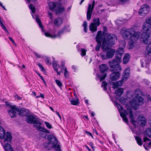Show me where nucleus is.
Listing matches in <instances>:
<instances>
[{
    "label": "nucleus",
    "mask_w": 151,
    "mask_h": 151,
    "mask_svg": "<svg viewBox=\"0 0 151 151\" xmlns=\"http://www.w3.org/2000/svg\"><path fill=\"white\" fill-rule=\"evenodd\" d=\"M151 32H143L141 35V38L142 39L143 42L145 44H147L146 47V52L145 56L147 57V55H149L151 54V37L150 36V33Z\"/></svg>",
    "instance_id": "423d86ee"
},
{
    "label": "nucleus",
    "mask_w": 151,
    "mask_h": 151,
    "mask_svg": "<svg viewBox=\"0 0 151 151\" xmlns=\"http://www.w3.org/2000/svg\"><path fill=\"white\" fill-rule=\"evenodd\" d=\"M100 71L102 73H104L109 70V68L107 65L102 64L99 66Z\"/></svg>",
    "instance_id": "aec40b11"
},
{
    "label": "nucleus",
    "mask_w": 151,
    "mask_h": 151,
    "mask_svg": "<svg viewBox=\"0 0 151 151\" xmlns=\"http://www.w3.org/2000/svg\"><path fill=\"white\" fill-rule=\"evenodd\" d=\"M37 74L39 76V77L41 78V79L43 81V82H44V83H45V81L43 77L40 75V73H37Z\"/></svg>",
    "instance_id": "4d7b16f0"
},
{
    "label": "nucleus",
    "mask_w": 151,
    "mask_h": 151,
    "mask_svg": "<svg viewBox=\"0 0 151 151\" xmlns=\"http://www.w3.org/2000/svg\"><path fill=\"white\" fill-rule=\"evenodd\" d=\"M90 5L89 6V7H88L87 13V19L88 21L90 20L91 19L92 13L93 11L92 10V9L90 10Z\"/></svg>",
    "instance_id": "bb28decb"
},
{
    "label": "nucleus",
    "mask_w": 151,
    "mask_h": 151,
    "mask_svg": "<svg viewBox=\"0 0 151 151\" xmlns=\"http://www.w3.org/2000/svg\"><path fill=\"white\" fill-rule=\"evenodd\" d=\"M1 142L5 151H14L10 143H6L4 145L1 141Z\"/></svg>",
    "instance_id": "2eb2a0df"
},
{
    "label": "nucleus",
    "mask_w": 151,
    "mask_h": 151,
    "mask_svg": "<svg viewBox=\"0 0 151 151\" xmlns=\"http://www.w3.org/2000/svg\"><path fill=\"white\" fill-rule=\"evenodd\" d=\"M14 97L15 98H17L19 100H20L22 99V98L20 97L19 96L17 95H14Z\"/></svg>",
    "instance_id": "052dcab7"
},
{
    "label": "nucleus",
    "mask_w": 151,
    "mask_h": 151,
    "mask_svg": "<svg viewBox=\"0 0 151 151\" xmlns=\"http://www.w3.org/2000/svg\"><path fill=\"white\" fill-rule=\"evenodd\" d=\"M48 5L50 10L52 12H54L56 7V3L53 2H50L49 3Z\"/></svg>",
    "instance_id": "4be33fe9"
},
{
    "label": "nucleus",
    "mask_w": 151,
    "mask_h": 151,
    "mask_svg": "<svg viewBox=\"0 0 151 151\" xmlns=\"http://www.w3.org/2000/svg\"><path fill=\"white\" fill-rule=\"evenodd\" d=\"M65 65V63L64 62L62 61L61 63V66L62 67V68H61V71H62V69L64 68V66Z\"/></svg>",
    "instance_id": "0e129e2a"
},
{
    "label": "nucleus",
    "mask_w": 151,
    "mask_h": 151,
    "mask_svg": "<svg viewBox=\"0 0 151 151\" xmlns=\"http://www.w3.org/2000/svg\"><path fill=\"white\" fill-rule=\"evenodd\" d=\"M115 104L116 106L118 109L120 113V112H123L122 111H121L123 110V108L122 106L121 105L117 103V102H115Z\"/></svg>",
    "instance_id": "72a5a7b5"
},
{
    "label": "nucleus",
    "mask_w": 151,
    "mask_h": 151,
    "mask_svg": "<svg viewBox=\"0 0 151 151\" xmlns=\"http://www.w3.org/2000/svg\"><path fill=\"white\" fill-rule=\"evenodd\" d=\"M123 53L122 50L116 52L115 58L109 62V64L111 68V71L112 72L110 75V78L112 81H116L119 78L120 72L122 70V68L119 63L122 61V54Z\"/></svg>",
    "instance_id": "f257e3e1"
},
{
    "label": "nucleus",
    "mask_w": 151,
    "mask_h": 151,
    "mask_svg": "<svg viewBox=\"0 0 151 151\" xmlns=\"http://www.w3.org/2000/svg\"><path fill=\"white\" fill-rule=\"evenodd\" d=\"M129 49H132L133 48L134 46V43L133 41H132V42L129 44Z\"/></svg>",
    "instance_id": "13d9d810"
},
{
    "label": "nucleus",
    "mask_w": 151,
    "mask_h": 151,
    "mask_svg": "<svg viewBox=\"0 0 151 151\" xmlns=\"http://www.w3.org/2000/svg\"><path fill=\"white\" fill-rule=\"evenodd\" d=\"M47 138L49 142L44 143V146L45 148H47L49 150H50L52 148L55 151H61L60 145L58 143V140L55 137L52 135H49Z\"/></svg>",
    "instance_id": "7ed1b4c3"
},
{
    "label": "nucleus",
    "mask_w": 151,
    "mask_h": 151,
    "mask_svg": "<svg viewBox=\"0 0 151 151\" xmlns=\"http://www.w3.org/2000/svg\"><path fill=\"white\" fill-rule=\"evenodd\" d=\"M46 60H45V61L47 64L48 65H51V63L49 61V58L46 57H45Z\"/></svg>",
    "instance_id": "3c124183"
},
{
    "label": "nucleus",
    "mask_w": 151,
    "mask_h": 151,
    "mask_svg": "<svg viewBox=\"0 0 151 151\" xmlns=\"http://www.w3.org/2000/svg\"><path fill=\"white\" fill-rule=\"evenodd\" d=\"M140 118L141 126L142 127H144L145 126L146 122V119L143 116H141Z\"/></svg>",
    "instance_id": "2f4dec72"
},
{
    "label": "nucleus",
    "mask_w": 151,
    "mask_h": 151,
    "mask_svg": "<svg viewBox=\"0 0 151 151\" xmlns=\"http://www.w3.org/2000/svg\"><path fill=\"white\" fill-rule=\"evenodd\" d=\"M0 24L3 29L6 33H8V31L5 27L3 23L1 18L0 17Z\"/></svg>",
    "instance_id": "f704fd0d"
},
{
    "label": "nucleus",
    "mask_w": 151,
    "mask_h": 151,
    "mask_svg": "<svg viewBox=\"0 0 151 151\" xmlns=\"http://www.w3.org/2000/svg\"><path fill=\"white\" fill-rule=\"evenodd\" d=\"M70 102L71 104L74 105H76L79 103L78 99H76V100H72L70 101Z\"/></svg>",
    "instance_id": "4c0bfd02"
},
{
    "label": "nucleus",
    "mask_w": 151,
    "mask_h": 151,
    "mask_svg": "<svg viewBox=\"0 0 151 151\" xmlns=\"http://www.w3.org/2000/svg\"><path fill=\"white\" fill-rule=\"evenodd\" d=\"M95 4V1H93L92 2V5H91V4H89L88 7H89V6L90 5V10L92 9V10L93 11V10Z\"/></svg>",
    "instance_id": "a18cd8bd"
},
{
    "label": "nucleus",
    "mask_w": 151,
    "mask_h": 151,
    "mask_svg": "<svg viewBox=\"0 0 151 151\" xmlns=\"http://www.w3.org/2000/svg\"><path fill=\"white\" fill-rule=\"evenodd\" d=\"M45 124L46 127L49 129H50L52 128L51 125L49 122H45Z\"/></svg>",
    "instance_id": "49530a36"
},
{
    "label": "nucleus",
    "mask_w": 151,
    "mask_h": 151,
    "mask_svg": "<svg viewBox=\"0 0 151 151\" xmlns=\"http://www.w3.org/2000/svg\"><path fill=\"white\" fill-rule=\"evenodd\" d=\"M14 109H11L8 111V112L9 114L11 116V118H14L16 116V112Z\"/></svg>",
    "instance_id": "cd10ccee"
},
{
    "label": "nucleus",
    "mask_w": 151,
    "mask_h": 151,
    "mask_svg": "<svg viewBox=\"0 0 151 151\" xmlns=\"http://www.w3.org/2000/svg\"><path fill=\"white\" fill-rule=\"evenodd\" d=\"M103 74H101V76L97 75V77H99L100 80V81H101L104 80L106 76V73H103Z\"/></svg>",
    "instance_id": "473e14b6"
},
{
    "label": "nucleus",
    "mask_w": 151,
    "mask_h": 151,
    "mask_svg": "<svg viewBox=\"0 0 151 151\" xmlns=\"http://www.w3.org/2000/svg\"><path fill=\"white\" fill-rule=\"evenodd\" d=\"M67 32V28L66 27H64L61 30L59 31L57 35L54 34L51 35L48 32H45V35L46 37L51 38H55L56 37H60L61 35H63L64 33Z\"/></svg>",
    "instance_id": "9b49d317"
},
{
    "label": "nucleus",
    "mask_w": 151,
    "mask_h": 151,
    "mask_svg": "<svg viewBox=\"0 0 151 151\" xmlns=\"http://www.w3.org/2000/svg\"><path fill=\"white\" fill-rule=\"evenodd\" d=\"M55 82L59 87H61L62 86V84L60 81L56 79L55 80Z\"/></svg>",
    "instance_id": "37998d69"
},
{
    "label": "nucleus",
    "mask_w": 151,
    "mask_h": 151,
    "mask_svg": "<svg viewBox=\"0 0 151 151\" xmlns=\"http://www.w3.org/2000/svg\"><path fill=\"white\" fill-rule=\"evenodd\" d=\"M126 45V42L125 40H122L120 41L119 42V45L120 46L122 47L119 48L118 50H116L115 52V56L116 55V52L118 51H120L121 50H122L123 52V53L122 54V55L123 53H124V50H123V47H124Z\"/></svg>",
    "instance_id": "412c9836"
},
{
    "label": "nucleus",
    "mask_w": 151,
    "mask_h": 151,
    "mask_svg": "<svg viewBox=\"0 0 151 151\" xmlns=\"http://www.w3.org/2000/svg\"><path fill=\"white\" fill-rule=\"evenodd\" d=\"M29 8L31 10L32 13H34L35 12V7L33 5L31 4H30L29 6Z\"/></svg>",
    "instance_id": "a19ab883"
},
{
    "label": "nucleus",
    "mask_w": 151,
    "mask_h": 151,
    "mask_svg": "<svg viewBox=\"0 0 151 151\" xmlns=\"http://www.w3.org/2000/svg\"><path fill=\"white\" fill-rule=\"evenodd\" d=\"M93 22L92 23L94 24L99 26L100 24V19L99 18H95L93 19Z\"/></svg>",
    "instance_id": "c756f323"
},
{
    "label": "nucleus",
    "mask_w": 151,
    "mask_h": 151,
    "mask_svg": "<svg viewBox=\"0 0 151 151\" xmlns=\"http://www.w3.org/2000/svg\"><path fill=\"white\" fill-rule=\"evenodd\" d=\"M130 76V70L128 68H127L124 70L122 79L117 81L119 86H121L123 84V82L127 81Z\"/></svg>",
    "instance_id": "9d476101"
},
{
    "label": "nucleus",
    "mask_w": 151,
    "mask_h": 151,
    "mask_svg": "<svg viewBox=\"0 0 151 151\" xmlns=\"http://www.w3.org/2000/svg\"><path fill=\"white\" fill-rule=\"evenodd\" d=\"M104 50V51H106V54L108 59L112 58L113 57L115 52L114 50L108 48L107 47V48L106 50Z\"/></svg>",
    "instance_id": "4468645a"
},
{
    "label": "nucleus",
    "mask_w": 151,
    "mask_h": 151,
    "mask_svg": "<svg viewBox=\"0 0 151 151\" xmlns=\"http://www.w3.org/2000/svg\"><path fill=\"white\" fill-rule=\"evenodd\" d=\"M53 61L52 63V65L54 70L57 72L58 75H60L61 72H59L58 71V68L60 67V66L58 64L57 62L54 60V58H53Z\"/></svg>",
    "instance_id": "f3484780"
},
{
    "label": "nucleus",
    "mask_w": 151,
    "mask_h": 151,
    "mask_svg": "<svg viewBox=\"0 0 151 151\" xmlns=\"http://www.w3.org/2000/svg\"><path fill=\"white\" fill-rule=\"evenodd\" d=\"M116 36L113 34H107L104 37L101 48L102 49L106 50L107 46L106 45L109 46H112L115 44V42L117 40Z\"/></svg>",
    "instance_id": "20e7f679"
},
{
    "label": "nucleus",
    "mask_w": 151,
    "mask_h": 151,
    "mask_svg": "<svg viewBox=\"0 0 151 151\" xmlns=\"http://www.w3.org/2000/svg\"><path fill=\"white\" fill-rule=\"evenodd\" d=\"M124 93V90L122 88H118L115 91L114 93L117 96H120Z\"/></svg>",
    "instance_id": "393cba45"
},
{
    "label": "nucleus",
    "mask_w": 151,
    "mask_h": 151,
    "mask_svg": "<svg viewBox=\"0 0 151 151\" xmlns=\"http://www.w3.org/2000/svg\"><path fill=\"white\" fill-rule=\"evenodd\" d=\"M113 85V88L114 89H116L117 88L118 86V84L117 82L116 83H112Z\"/></svg>",
    "instance_id": "de8ad7c7"
},
{
    "label": "nucleus",
    "mask_w": 151,
    "mask_h": 151,
    "mask_svg": "<svg viewBox=\"0 0 151 151\" xmlns=\"http://www.w3.org/2000/svg\"><path fill=\"white\" fill-rule=\"evenodd\" d=\"M26 121L29 124H35L34 126L36 128L37 130L40 132H42L47 133H50L49 130L40 126L42 124L41 122L39 119L37 118L36 116L32 115H28L26 116Z\"/></svg>",
    "instance_id": "f03ea898"
},
{
    "label": "nucleus",
    "mask_w": 151,
    "mask_h": 151,
    "mask_svg": "<svg viewBox=\"0 0 151 151\" xmlns=\"http://www.w3.org/2000/svg\"><path fill=\"white\" fill-rule=\"evenodd\" d=\"M98 26L94 24L91 23L89 26L90 30L92 32L97 31Z\"/></svg>",
    "instance_id": "a878e982"
},
{
    "label": "nucleus",
    "mask_w": 151,
    "mask_h": 151,
    "mask_svg": "<svg viewBox=\"0 0 151 151\" xmlns=\"http://www.w3.org/2000/svg\"><path fill=\"white\" fill-rule=\"evenodd\" d=\"M103 36H105L104 33H102L101 31H98L96 37V42H101Z\"/></svg>",
    "instance_id": "dca6fc26"
},
{
    "label": "nucleus",
    "mask_w": 151,
    "mask_h": 151,
    "mask_svg": "<svg viewBox=\"0 0 151 151\" xmlns=\"http://www.w3.org/2000/svg\"><path fill=\"white\" fill-rule=\"evenodd\" d=\"M146 133L147 135L150 137H151V128H148L146 130Z\"/></svg>",
    "instance_id": "e433bc0d"
},
{
    "label": "nucleus",
    "mask_w": 151,
    "mask_h": 151,
    "mask_svg": "<svg viewBox=\"0 0 151 151\" xmlns=\"http://www.w3.org/2000/svg\"><path fill=\"white\" fill-rule=\"evenodd\" d=\"M86 50L84 49H81V55L82 56H84L86 55Z\"/></svg>",
    "instance_id": "09e8293b"
},
{
    "label": "nucleus",
    "mask_w": 151,
    "mask_h": 151,
    "mask_svg": "<svg viewBox=\"0 0 151 151\" xmlns=\"http://www.w3.org/2000/svg\"><path fill=\"white\" fill-rule=\"evenodd\" d=\"M130 58V55L128 53L126 54L123 58V64H127L129 62Z\"/></svg>",
    "instance_id": "b1692460"
},
{
    "label": "nucleus",
    "mask_w": 151,
    "mask_h": 151,
    "mask_svg": "<svg viewBox=\"0 0 151 151\" xmlns=\"http://www.w3.org/2000/svg\"><path fill=\"white\" fill-rule=\"evenodd\" d=\"M101 58H102V59L103 60H106L107 58V55L106 54V55H101Z\"/></svg>",
    "instance_id": "864d4df0"
},
{
    "label": "nucleus",
    "mask_w": 151,
    "mask_h": 151,
    "mask_svg": "<svg viewBox=\"0 0 151 151\" xmlns=\"http://www.w3.org/2000/svg\"><path fill=\"white\" fill-rule=\"evenodd\" d=\"M103 29V32H102V33H104L105 36V35H106V34H109V33H106V32H107V28L106 27L104 26Z\"/></svg>",
    "instance_id": "603ef678"
},
{
    "label": "nucleus",
    "mask_w": 151,
    "mask_h": 151,
    "mask_svg": "<svg viewBox=\"0 0 151 151\" xmlns=\"http://www.w3.org/2000/svg\"><path fill=\"white\" fill-rule=\"evenodd\" d=\"M130 122L134 126L135 125V123L136 122V121L134 120V117L130 118Z\"/></svg>",
    "instance_id": "8fccbe9b"
},
{
    "label": "nucleus",
    "mask_w": 151,
    "mask_h": 151,
    "mask_svg": "<svg viewBox=\"0 0 151 151\" xmlns=\"http://www.w3.org/2000/svg\"><path fill=\"white\" fill-rule=\"evenodd\" d=\"M143 29L144 31L143 32H151V17L146 19L143 24Z\"/></svg>",
    "instance_id": "ddd939ff"
},
{
    "label": "nucleus",
    "mask_w": 151,
    "mask_h": 151,
    "mask_svg": "<svg viewBox=\"0 0 151 151\" xmlns=\"http://www.w3.org/2000/svg\"><path fill=\"white\" fill-rule=\"evenodd\" d=\"M150 140L147 137H145L144 138V142H146L147 141H150Z\"/></svg>",
    "instance_id": "69168bd1"
},
{
    "label": "nucleus",
    "mask_w": 151,
    "mask_h": 151,
    "mask_svg": "<svg viewBox=\"0 0 151 151\" xmlns=\"http://www.w3.org/2000/svg\"><path fill=\"white\" fill-rule=\"evenodd\" d=\"M97 45L95 47V50L96 51H98L99 50L100 46L101 45V42H97Z\"/></svg>",
    "instance_id": "ea45409f"
},
{
    "label": "nucleus",
    "mask_w": 151,
    "mask_h": 151,
    "mask_svg": "<svg viewBox=\"0 0 151 151\" xmlns=\"http://www.w3.org/2000/svg\"><path fill=\"white\" fill-rule=\"evenodd\" d=\"M85 132L88 136H91L93 139L94 138L91 133L86 131H85Z\"/></svg>",
    "instance_id": "6e6d98bb"
},
{
    "label": "nucleus",
    "mask_w": 151,
    "mask_h": 151,
    "mask_svg": "<svg viewBox=\"0 0 151 151\" xmlns=\"http://www.w3.org/2000/svg\"><path fill=\"white\" fill-rule=\"evenodd\" d=\"M63 19L61 18L58 17L54 19V23L55 26L59 27L63 24Z\"/></svg>",
    "instance_id": "6ab92c4d"
},
{
    "label": "nucleus",
    "mask_w": 151,
    "mask_h": 151,
    "mask_svg": "<svg viewBox=\"0 0 151 151\" xmlns=\"http://www.w3.org/2000/svg\"><path fill=\"white\" fill-rule=\"evenodd\" d=\"M102 85H101V86L102 87H104V90H106L107 86V83L106 81H103L102 83Z\"/></svg>",
    "instance_id": "79ce46f5"
},
{
    "label": "nucleus",
    "mask_w": 151,
    "mask_h": 151,
    "mask_svg": "<svg viewBox=\"0 0 151 151\" xmlns=\"http://www.w3.org/2000/svg\"><path fill=\"white\" fill-rule=\"evenodd\" d=\"M38 65L41 69V70L42 71L44 72V73L46 72V71L45 68L41 64L39 63L38 64Z\"/></svg>",
    "instance_id": "c03bdc74"
},
{
    "label": "nucleus",
    "mask_w": 151,
    "mask_h": 151,
    "mask_svg": "<svg viewBox=\"0 0 151 151\" xmlns=\"http://www.w3.org/2000/svg\"><path fill=\"white\" fill-rule=\"evenodd\" d=\"M126 111L127 112L128 114H129V117L130 118L133 117L132 111L131 109H127V111Z\"/></svg>",
    "instance_id": "58836bf2"
},
{
    "label": "nucleus",
    "mask_w": 151,
    "mask_h": 151,
    "mask_svg": "<svg viewBox=\"0 0 151 151\" xmlns=\"http://www.w3.org/2000/svg\"><path fill=\"white\" fill-rule=\"evenodd\" d=\"M35 19L36 22L38 24V25L41 28L42 32H43L44 34L45 35V33L46 32L45 31L44 29L43 26L41 23L40 19L38 18V17L37 16H36L35 17Z\"/></svg>",
    "instance_id": "5701e85b"
},
{
    "label": "nucleus",
    "mask_w": 151,
    "mask_h": 151,
    "mask_svg": "<svg viewBox=\"0 0 151 151\" xmlns=\"http://www.w3.org/2000/svg\"><path fill=\"white\" fill-rule=\"evenodd\" d=\"M87 23L86 21H85L83 22V27H87Z\"/></svg>",
    "instance_id": "e2e57ef3"
},
{
    "label": "nucleus",
    "mask_w": 151,
    "mask_h": 151,
    "mask_svg": "<svg viewBox=\"0 0 151 151\" xmlns=\"http://www.w3.org/2000/svg\"><path fill=\"white\" fill-rule=\"evenodd\" d=\"M120 2L124 4L129 1V0H119Z\"/></svg>",
    "instance_id": "5fc2aeb1"
},
{
    "label": "nucleus",
    "mask_w": 151,
    "mask_h": 151,
    "mask_svg": "<svg viewBox=\"0 0 151 151\" xmlns=\"http://www.w3.org/2000/svg\"><path fill=\"white\" fill-rule=\"evenodd\" d=\"M120 114L124 121L126 123L128 122V119L127 117V115L128 114L126 110H124L123 112H120Z\"/></svg>",
    "instance_id": "a211bd4d"
},
{
    "label": "nucleus",
    "mask_w": 151,
    "mask_h": 151,
    "mask_svg": "<svg viewBox=\"0 0 151 151\" xmlns=\"http://www.w3.org/2000/svg\"><path fill=\"white\" fill-rule=\"evenodd\" d=\"M149 125L151 127V116L149 117V119L148 121Z\"/></svg>",
    "instance_id": "774afa93"
},
{
    "label": "nucleus",
    "mask_w": 151,
    "mask_h": 151,
    "mask_svg": "<svg viewBox=\"0 0 151 151\" xmlns=\"http://www.w3.org/2000/svg\"><path fill=\"white\" fill-rule=\"evenodd\" d=\"M65 11V8L64 7L60 6L58 7L57 9L56 10L55 12L57 14H59L62 13Z\"/></svg>",
    "instance_id": "c85d7f7f"
},
{
    "label": "nucleus",
    "mask_w": 151,
    "mask_h": 151,
    "mask_svg": "<svg viewBox=\"0 0 151 151\" xmlns=\"http://www.w3.org/2000/svg\"><path fill=\"white\" fill-rule=\"evenodd\" d=\"M64 76L65 78H68L69 76V72L67 70L66 68L65 67L64 68Z\"/></svg>",
    "instance_id": "c9c22d12"
},
{
    "label": "nucleus",
    "mask_w": 151,
    "mask_h": 151,
    "mask_svg": "<svg viewBox=\"0 0 151 151\" xmlns=\"http://www.w3.org/2000/svg\"><path fill=\"white\" fill-rule=\"evenodd\" d=\"M34 54L37 58H39L41 57V56L37 54V53L34 52Z\"/></svg>",
    "instance_id": "338daca9"
},
{
    "label": "nucleus",
    "mask_w": 151,
    "mask_h": 151,
    "mask_svg": "<svg viewBox=\"0 0 151 151\" xmlns=\"http://www.w3.org/2000/svg\"><path fill=\"white\" fill-rule=\"evenodd\" d=\"M150 9L149 5L145 4L142 6L139 10L138 14L139 15L144 16L148 13Z\"/></svg>",
    "instance_id": "f8f14e48"
},
{
    "label": "nucleus",
    "mask_w": 151,
    "mask_h": 151,
    "mask_svg": "<svg viewBox=\"0 0 151 151\" xmlns=\"http://www.w3.org/2000/svg\"><path fill=\"white\" fill-rule=\"evenodd\" d=\"M89 145L91 147V148L93 149V150H94V147L93 146V143L92 142H90L89 143Z\"/></svg>",
    "instance_id": "680f3d73"
},
{
    "label": "nucleus",
    "mask_w": 151,
    "mask_h": 151,
    "mask_svg": "<svg viewBox=\"0 0 151 151\" xmlns=\"http://www.w3.org/2000/svg\"><path fill=\"white\" fill-rule=\"evenodd\" d=\"M140 33L136 32L133 28H130L125 30L122 33V36L125 40H128L132 38L138 40L139 38Z\"/></svg>",
    "instance_id": "39448f33"
},
{
    "label": "nucleus",
    "mask_w": 151,
    "mask_h": 151,
    "mask_svg": "<svg viewBox=\"0 0 151 151\" xmlns=\"http://www.w3.org/2000/svg\"><path fill=\"white\" fill-rule=\"evenodd\" d=\"M10 107L11 109H14L19 113V115L22 116H24L27 115L29 113V110L28 109L23 108H19L17 107L15 105H10Z\"/></svg>",
    "instance_id": "1a4fd4ad"
},
{
    "label": "nucleus",
    "mask_w": 151,
    "mask_h": 151,
    "mask_svg": "<svg viewBox=\"0 0 151 151\" xmlns=\"http://www.w3.org/2000/svg\"><path fill=\"white\" fill-rule=\"evenodd\" d=\"M135 139L137 144L140 146H142V142L141 138L138 136H135Z\"/></svg>",
    "instance_id": "7c9ffc66"
},
{
    "label": "nucleus",
    "mask_w": 151,
    "mask_h": 151,
    "mask_svg": "<svg viewBox=\"0 0 151 151\" xmlns=\"http://www.w3.org/2000/svg\"><path fill=\"white\" fill-rule=\"evenodd\" d=\"M12 139V134L10 132H6L3 127H0V139H4V142L5 144L11 143Z\"/></svg>",
    "instance_id": "0eeeda50"
},
{
    "label": "nucleus",
    "mask_w": 151,
    "mask_h": 151,
    "mask_svg": "<svg viewBox=\"0 0 151 151\" xmlns=\"http://www.w3.org/2000/svg\"><path fill=\"white\" fill-rule=\"evenodd\" d=\"M36 98H38L40 97H41L42 99H44V95L42 93H41L40 96H37L36 97Z\"/></svg>",
    "instance_id": "bf43d9fd"
},
{
    "label": "nucleus",
    "mask_w": 151,
    "mask_h": 151,
    "mask_svg": "<svg viewBox=\"0 0 151 151\" xmlns=\"http://www.w3.org/2000/svg\"><path fill=\"white\" fill-rule=\"evenodd\" d=\"M144 103V99L142 97L137 96L133 99L130 104L133 108L137 109H138L139 106L142 105Z\"/></svg>",
    "instance_id": "6e6552de"
}]
</instances>
